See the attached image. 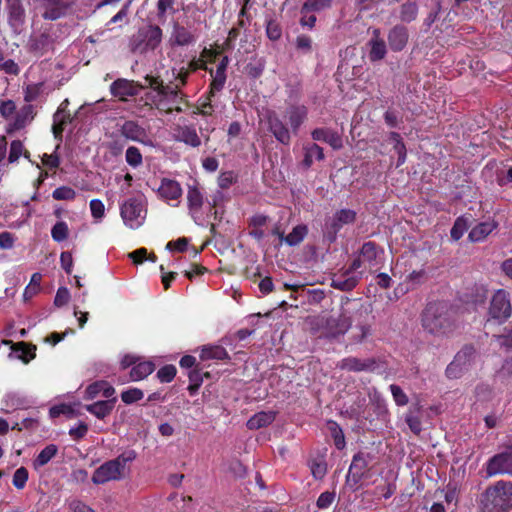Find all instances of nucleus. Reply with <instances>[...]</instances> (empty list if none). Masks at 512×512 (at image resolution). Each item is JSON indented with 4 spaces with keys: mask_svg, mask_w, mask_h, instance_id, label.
Listing matches in <instances>:
<instances>
[{
    "mask_svg": "<svg viewBox=\"0 0 512 512\" xmlns=\"http://www.w3.org/2000/svg\"><path fill=\"white\" fill-rule=\"evenodd\" d=\"M312 44V38L305 34H300L295 39V48L304 54L312 52Z\"/></svg>",
    "mask_w": 512,
    "mask_h": 512,
    "instance_id": "59",
    "label": "nucleus"
},
{
    "mask_svg": "<svg viewBox=\"0 0 512 512\" xmlns=\"http://www.w3.org/2000/svg\"><path fill=\"white\" fill-rule=\"evenodd\" d=\"M9 25L17 29L25 22V9L21 0H6Z\"/></svg>",
    "mask_w": 512,
    "mask_h": 512,
    "instance_id": "26",
    "label": "nucleus"
},
{
    "mask_svg": "<svg viewBox=\"0 0 512 512\" xmlns=\"http://www.w3.org/2000/svg\"><path fill=\"white\" fill-rule=\"evenodd\" d=\"M69 228L66 222L59 221L51 229L52 239L56 242H62L68 238Z\"/></svg>",
    "mask_w": 512,
    "mask_h": 512,
    "instance_id": "47",
    "label": "nucleus"
},
{
    "mask_svg": "<svg viewBox=\"0 0 512 512\" xmlns=\"http://www.w3.org/2000/svg\"><path fill=\"white\" fill-rule=\"evenodd\" d=\"M497 227L498 223L494 220L478 223L470 230L468 239L472 243L481 242L486 239V237L490 235Z\"/></svg>",
    "mask_w": 512,
    "mask_h": 512,
    "instance_id": "28",
    "label": "nucleus"
},
{
    "mask_svg": "<svg viewBox=\"0 0 512 512\" xmlns=\"http://www.w3.org/2000/svg\"><path fill=\"white\" fill-rule=\"evenodd\" d=\"M123 477L116 463L108 460L94 471L91 480L94 484L99 485L109 481L120 480Z\"/></svg>",
    "mask_w": 512,
    "mask_h": 512,
    "instance_id": "16",
    "label": "nucleus"
},
{
    "mask_svg": "<svg viewBox=\"0 0 512 512\" xmlns=\"http://www.w3.org/2000/svg\"><path fill=\"white\" fill-rule=\"evenodd\" d=\"M384 254V249L374 241H366L362 244L358 251V256L363 264H367L370 268L379 264V258Z\"/></svg>",
    "mask_w": 512,
    "mask_h": 512,
    "instance_id": "18",
    "label": "nucleus"
},
{
    "mask_svg": "<svg viewBox=\"0 0 512 512\" xmlns=\"http://www.w3.org/2000/svg\"><path fill=\"white\" fill-rule=\"evenodd\" d=\"M475 355L476 350L472 345L464 346L447 366L445 370L446 377L449 379L460 378L465 372L471 369Z\"/></svg>",
    "mask_w": 512,
    "mask_h": 512,
    "instance_id": "9",
    "label": "nucleus"
},
{
    "mask_svg": "<svg viewBox=\"0 0 512 512\" xmlns=\"http://www.w3.org/2000/svg\"><path fill=\"white\" fill-rule=\"evenodd\" d=\"M136 452L134 450H128L123 453H121L116 458L112 459L111 461L116 463L118 466V469L121 471V474L124 476V470L127 463L132 462L136 459Z\"/></svg>",
    "mask_w": 512,
    "mask_h": 512,
    "instance_id": "50",
    "label": "nucleus"
},
{
    "mask_svg": "<svg viewBox=\"0 0 512 512\" xmlns=\"http://www.w3.org/2000/svg\"><path fill=\"white\" fill-rule=\"evenodd\" d=\"M485 477L512 476V445L490 457L484 465Z\"/></svg>",
    "mask_w": 512,
    "mask_h": 512,
    "instance_id": "8",
    "label": "nucleus"
},
{
    "mask_svg": "<svg viewBox=\"0 0 512 512\" xmlns=\"http://www.w3.org/2000/svg\"><path fill=\"white\" fill-rule=\"evenodd\" d=\"M390 391L393 396V399L395 403L398 406H405L408 404L409 399L408 396L405 394V392L402 390V388L396 384L390 385Z\"/></svg>",
    "mask_w": 512,
    "mask_h": 512,
    "instance_id": "62",
    "label": "nucleus"
},
{
    "mask_svg": "<svg viewBox=\"0 0 512 512\" xmlns=\"http://www.w3.org/2000/svg\"><path fill=\"white\" fill-rule=\"evenodd\" d=\"M469 228V221L468 218L465 216H459L454 221V224L450 230V236L453 241L460 240L464 233Z\"/></svg>",
    "mask_w": 512,
    "mask_h": 512,
    "instance_id": "44",
    "label": "nucleus"
},
{
    "mask_svg": "<svg viewBox=\"0 0 512 512\" xmlns=\"http://www.w3.org/2000/svg\"><path fill=\"white\" fill-rule=\"evenodd\" d=\"M303 151L304 158L302 160V166L305 169H309L312 166L314 160L322 161L325 157L323 148L316 143L304 145Z\"/></svg>",
    "mask_w": 512,
    "mask_h": 512,
    "instance_id": "32",
    "label": "nucleus"
},
{
    "mask_svg": "<svg viewBox=\"0 0 512 512\" xmlns=\"http://www.w3.org/2000/svg\"><path fill=\"white\" fill-rule=\"evenodd\" d=\"M333 5V0H306L303 3V11H312L319 13L330 9Z\"/></svg>",
    "mask_w": 512,
    "mask_h": 512,
    "instance_id": "45",
    "label": "nucleus"
},
{
    "mask_svg": "<svg viewBox=\"0 0 512 512\" xmlns=\"http://www.w3.org/2000/svg\"><path fill=\"white\" fill-rule=\"evenodd\" d=\"M370 313L371 309L365 305L356 300L346 298L345 302H342L339 315L323 316L318 320L319 336L329 340L337 339L350 329L352 325V314L366 317Z\"/></svg>",
    "mask_w": 512,
    "mask_h": 512,
    "instance_id": "2",
    "label": "nucleus"
},
{
    "mask_svg": "<svg viewBox=\"0 0 512 512\" xmlns=\"http://www.w3.org/2000/svg\"><path fill=\"white\" fill-rule=\"evenodd\" d=\"M125 159L128 165L136 168L142 164L143 158L140 150L135 146H130L126 150Z\"/></svg>",
    "mask_w": 512,
    "mask_h": 512,
    "instance_id": "52",
    "label": "nucleus"
},
{
    "mask_svg": "<svg viewBox=\"0 0 512 512\" xmlns=\"http://www.w3.org/2000/svg\"><path fill=\"white\" fill-rule=\"evenodd\" d=\"M197 36L188 28L179 23L173 25L170 42L171 45L189 46L196 42Z\"/></svg>",
    "mask_w": 512,
    "mask_h": 512,
    "instance_id": "25",
    "label": "nucleus"
},
{
    "mask_svg": "<svg viewBox=\"0 0 512 512\" xmlns=\"http://www.w3.org/2000/svg\"><path fill=\"white\" fill-rule=\"evenodd\" d=\"M481 512H509L512 510V481L498 480L488 485L479 495Z\"/></svg>",
    "mask_w": 512,
    "mask_h": 512,
    "instance_id": "4",
    "label": "nucleus"
},
{
    "mask_svg": "<svg viewBox=\"0 0 512 512\" xmlns=\"http://www.w3.org/2000/svg\"><path fill=\"white\" fill-rule=\"evenodd\" d=\"M52 197L55 200H74L76 197V191L69 186H60L52 192Z\"/></svg>",
    "mask_w": 512,
    "mask_h": 512,
    "instance_id": "57",
    "label": "nucleus"
},
{
    "mask_svg": "<svg viewBox=\"0 0 512 512\" xmlns=\"http://www.w3.org/2000/svg\"><path fill=\"white\" fill-rule=\"evenodd\" d=\"M405 421L409 426V429L415 434L420 435L422 431V423L419 416L409 413L405 417Z\"/></svg>",
    "mask_w": 512,
    "mask_h": 512,
    "instance_id": "64",
    "label": "nucleus"
},
{
    "mask_svg": "<svg viewBox=\"0 0 512 512\" xmlns=\"http://www.w3.org/2000/svg\"><path fill=\"white\" fill-rule=\"evenodd\" d=\"M15 351H21V354L19 355V358L24 362L28 363L31 359L35 358L36 356V347L28 345L25 342H19L16 344Z\"/></svg>",
    "mask_w": 512,
    "mask_h": 512,
    "instance_id": "48",
    "label": "nucleus"
},
{
    "mask_svg": "<svg viewBox=\"0 0 512 512\" xmlns=\"http://www.w3.org/2000/svg\"><path fill=\"white\" fill-rule=\"evenodd\" d=\"M190 74L191 73L186 67H181L179 70L173 68L172 75L176 80V83L173 85V87H178L179 90H182V88L187 85Z\"/></svg>",
    "mask_w": 512,
    "mask_h": 512,
    "instance_id": "58",
    "label": "nucleus"
},
{
    "mask_svg": "<svg viewBox=\"0 0 512 512\" xmlns=\"http://www.w3.org/2000/svg\"><path fill=\"white\" fill-rule=\"evenodd\" d=\"M58 453V447L55 444H49L42 449L33 460V467L38 469L48 464Z\"/></svg>",
    "mask_w": 512,
    "mask_h": 512,
    "instance_id": "37",
    "label": "nucleus"
},
{
    "mask_svg": "<svg viewBox=\"0 0 512 512\" xmlns=\"http://www.w3.org/2000/svg\"><path fill=\"white\" fill-rule=\"evenodd\" d=\"M423 329L434 336H446L455 328L454 312L444 301L430 302L422 312Z\"/></svg>",
    "mask_w": 512,
    "mask_h": 512,
    "instance_id": "3",
    "label": "nucleus"
},
{
    "mask_svg": "<svg viewBox=\"0 0 512 512\" xmlns=\"http://www.w3.org/2000/svg\"><path fill=\"white\" fill-rule=\"evenodd\" d=\"M276 418L274 411H261L250 417L246 423L249 430H257L269 426Z\"/></svg>",
    "mask_w": 512,
    "mask_h": 512,
    "instance_id": "31",
    "label": "nucleus"
},
{
    "mask_svg": "<svg viewBox=\"0 0 512 512\" xmlns=\"http://www.w3.org/2000/svg\"><path fill=\"white\" fill-rule=\"evenodd\" d=\"M43 83L29 84L24 90V101L28 104L35 101L41 94Z\"/></svg>",
    "mask_w": 512,
    "mask_h": 512,
    "instance_id": "53",
    "label": "nucleus"
},
{
    "mask_svg": "<svg viewBox=\"0 0 512 512\" xmlns=\"http://www.w3.org/2000/svg\"><path fill=\"white\" fill-rule=\"evenodd\" d=\"M389 48L393 52H401L409 41V31L404 24L394 25L387 34Z\"/></svg>",
    "mask_w": 512,
    "mask_h": 512,
    "instance_id": "17",
    "label": "nucleus"
},
{
    "mask_svg": "<svg viewBox=\"0 0 512 512\" xmlns=\"http://www.w3.org/2000/svg\"><path fill=\"white\" fill-rule=\"evenodd\" d=\"M307 234L308 227L305 224H299L285 237V243L289 246L299 245Z\"/></svg>",
    "mask_w": 512,
    "mask_h": 512,
    "instance_id": "42",
    "label": "nucleus"
},
{
    "mask_svg": "<svg viewBox=\"0 0 512 512\" xmlns=\"http://www.w3.org/2000/svg\"><path fill=\"white\" fill-rule=\"evenodd\" d=\"M356 218L357 213L352 209H340L331 217H327L322 227L324 240L329 244L334 243L343 226L353 224L356 221Z\"/></svg>",
    "mask_w": 512,
    "mask_h": 512,
    "instance_id": "6",
    "label": "nucleus"
},
{
    "mask_svg": "<svg viewBox=\"0 0 512 512\" xmlns=\"http://www.w3.org/2000/svg\"><path fill=\"white\" fill-rule=\"evenodd\" d=\"M189 385L187 387V390L190 394V396H194L199 388L201 387L203 383V371L202 368L199 365H196L189 373Z\"/></svg>",
    "mask_w": 512,
    "mask_h": 512,
    "instance_id": "41",
    "label": "nucleus"
},
{
    "mask_svg": "<svg viewBox=\"0 0 512 512\" xmlns=\"http://www.w3.org/2000/svg\"><path fill=\"white\" fill-rule=\"evenodd\" d=\"M144 87L137 81L126 78H118L110 85V93L121 102H126L130 97H135Z\"/></svg>",
    "mask_w": 512,
    "mask_h": 512,
    "instance_id": "13",
    "label": "nucleus"
},
{
    "mask_svg": "<svg viewBox=\"0 0 512 512\" xmlns=\"http://www.w3.org/2000/svg\"><path fill=\"white\" fill-rule=\"evenodd\" d=\"M60 147V143L58 142V145L56 146L55 151L52 154H43L41 160L44 166L49 168L50 170L57 169L60 165V158L57 154V150Z\"/></svg>",
    "mask_w": 512,
    "mask_h": 512,
    "instance_id": "61",
    "label": "nucleus"
},
{
    "mask_svg": "<svg viewBox=\"0 0 512 512\" xmlns=\"http://www.w3.org/2000/svg\"><path fill=\"white\" fill-rule=\"evenodd\" d=\"M24 151V145L21 140H13L10 143V149H9V155H8V162L9 163H15L19 160V158L22 156V153Z\"/></svg>",
    "mask_w": 512,
    "mask_h": 512,
    "instance_id": "60",
    "label": "nucleus"
},
{
    "mask_svg": "<svg viewBox=\"0 0 512 512\" xmlns=\"http://www.w3.org/2000/svg\"><path fill=\"white\" fill-rule=\"evenodd\" d=\"M145 81L151 89L146 97L151 101V105L160 112L170 114L174 111L180 113L183 111L182 105L188 107L189 101L187 96L173 87V84H165L160 76L146 75Z\"/></svg>",
    "mask_w": 512,
    "mask_h": 512,
    "instance_id": "1",
    "label": "nucleus"
},
{
    "mask_svg": "<svg viewBox=\"0 0 512 512\" xmlns=\"http://www.w3.org/2000/svg\"><path fill=\"white\" fill-rule=\"evenodd\" d=\"M68 104V99H65L53 115L52 133L55 140H57L59 143H61L63 140V132L65 127L72 123L74 119V117L67 110Z\"/></svg>",
    "mask_w": 512,
    "mask_h": 512,
    "instance_id": "15",
    "label": "nucleus"
},
{
    "mask_svg": "<svg viewBox=\"0 0 512 512\" xmlns=\"http://www.w3.org/2000/svg\"><path fill=\"white\" fill-rule=\"evenodd\" d=\"M371 457L363 452L356 453L346 475V483L357 488L364 478L369 474V462Z\"/></svg>",
    "mask_w": 512,
    "mask_h": 512,
    "instance_id": "11",
    "label": "nucleus"
},
{
    "mask_svg": "<svg viewBox=\"0 0 512 512\" xmlns=\"http://www.w3.org/2000/svg\"><path fill=\"white\" fill-rule=\"evenodd\" d=\"M120 133L128 140L142 142L146 137V131L135 121H125L120 128Z\"/></svg>",
    "mask_w": 512,
    "mask_h": 512,
    "instance_id": "29",
    "label": "nucleus"
},
{
    "mask_svg": "<svg viewBox=\"0 0 512 512\" xmlns=\"http://www.w3.org/2000/svg\"><path fill=\"white\" fill-rule=\"evenodd\" d=\"M239 35H240V28L232 27L229 30L228 37L226 38V40L224 41V43L221 46L222 51H230V50L234 49L235 41L237 40Z\"/></svg>",
    "mask_w": 512,
    "mask_h": 512,
    "instance_id": "63",
    "label": "nucleus"
},
{
    "mask_svg": "<svg viewBox=\"0 0 512 512\" xmlns=\"http://www.w3.org/2000/svg\"><path fill=\"white\" fill-rule=\"evenodd\" d=\"M155 370V364L151 361H143L134 365L130 370V380L140 381L148 377Z\"/></svg>",
    "mask_w": 512,
    "mask_h": 512,
    "instance_id": "36",
    "label": "nucleus"
},
{
    "mask_svg": "<svg viewBox=\"0 0 512 512\" xmlns=\"http://www.w3.org/2000/svg\"><path fill=\"white\" fill-rule=\"evenodd\" d=\"M188 208L192 212H198L203 205V194L195 185H190L187 191Z\"/></svg>",
    "mask_w": 512,
    "mask_h": 512,
    "instance_id": "39",
    "label": "nucleus"
},
{
    "mask_svg": "<svg viewBox=\"0 0 512 512\" xmlns=\"http://www.w3.org/2000/svg\"><path fill=\"white\" fill-rule=\"evenodd\" d=\"M157 192L159 197L165 201L179 200L182 196L180 183L169 178H163L161 180Z\"/></svg>",
    "mask_w": 512,
    "mask_h": 512,
    "instance_id": "24",
    "label": "nucleus"
},
{
    "mask_svg": "<svg viewBox=\"0 0 512 512\" xmlns=\"http://www.w3.org/2000/svg\"><path fill=\"white\" fill-rule=\"evenodd\" d=\"M267 122L269 131L276 140L283 145H289L291 142L290 130L280 117L275 112H272L268 115Z\"/></svg>",
    "mask_w": 512,
    "mask_h": 512,
    "instance_id": "20",
    "label": "nucleus"
},
{
    "mask_svg": "<svg viewBox=\"0 0 512 512\" xmlns=\"http://www.w3.org/2000/svg\"><path fill=\"white\" fill-rule=\"evenodd\" d=\"M214 113V105L210 98H199L198 105L193 111L195 115L212 116Z\"/></svg>",
    "mask_w": 512,
    "mask_h": 512,
    "instance_id": "49",
    "label": "nucleus"
},
{
    "mask_svg": "<svg viewBox=\"0 0 512 512\" xmlns=\"http://www.w3.org/2000/svg\"><path fill=\"white\" fill-rule=\"evenodd\" d=\"M29 472L25 467H20L16 469V471L13 474L12 478V484L14 487L18 490L23 489L26 486V483L28 481Z\"/></svg>",
    "mask_w": 512,
    "mask_h": 512,
    "instance_id": "55",
    "label": "nucleus"
},
{
    "mask_svg": "<svg viewBox=\"0 0 512 512\" xmlns=\"http://www.w3.org/2000/svg\"><path fill=\"white\" fill-rule=\"evenodd\" d=\"M229 64V58L227 56H224L219 64L217 65L216 70L209 69L208 72L210 73L212 79V88L214 90H222L224 88V85L226 83V69Z\"/></svg>",
    "mask_w": 512,
    "mask_h": 512,
    "instance_id": "30",
    "label": "nucleus"
},
{
    "mask_svg": "<svg viewBox=\"0 0 512 512\" xmlns=\"http://www.w3.org/2000/svg\"><path fill=\"white\" fill-rule=\"evenodd\" d=\"M266 35L271 41H277L282 36V27L275 19H270L266 24Z\"/></svg>",
    "mask_w": 512,
    "mask_h": 512,
    "instance_id": "56",
    "label": "nucleus"
},
{
    "mask_svg": "<svg viewBox=\"0 0 512 512\" xmlns=\"http://www.w3.org/2000/svg\"><path fill=\"white\" fill-rule=\"evenodd\" d=\"M53 48V39L46 33L32 35L28 41V50L36 56H43Z\"/></svg>",
    "mask_w": 512,
    "mask_h": 512,
    "instance_id": "22",
    "label": "nucleus"
},
{
    "mask_svg": "<svg viewBox=\"0 0 512 512\" xmlns=\"http://www.w3.org/2000/svg\"><path fill=\"white\" fill-rule=\"evenodd\" d=\"M163 37V31L158 25L147 24L139 27L129 40V49L132 53L146 54L156 50Z\"/></svg>",
    "mask_w": 512,
    "mask_h": 512,
    "instance_id": "5",
    "label": "nucleus"
},
{
    "mask_svg": "<svg viewBox=\"0 0 512 512\" xmlns=\"http://www.w3.org/2000/svg\"><path fill=\"white\" fill-rule=\"evenodd\" d=\"M266 61L263 58H254L245 66V73L251 79H258L265 70Z\"/></svg>",
    "mask_w": 512,
    "mask_h": 512,
    "instance_id": "43",
    "label": "nucleus"
},
{
    "mask_svg": "<svg viewBox=\"0 0 512 512\" xmlns=\"http://www.w3.org/2000/svg\"><path fill=\"white\" fill-rule=\"evenodd\" d=\"M173 139L192 148L201 145V138L194 125H176L173 129Z\"/></svg>",
    "mask_w": 512,
    "mask_h": 512,
    "instance_id": "19",
    "label": "nucleus"
},
{
    "mask_svg": "<svg viewBox=\"0 0 512 512\" xmlns=\"http://www.w3.org/2000/svg\"><path fill=\"white\" fill-rule=\"evenodd\" d=\"M361 266V259L355 258L345 271L334 276L331 282V286L335 289L345 292L353 290L362 278L363 272L355 274V272L361 268Z\"/></svg>",
    "mask_w": 512,
    "mask_h": 512,
    "instance_id": "10",
    "label": "nucleus"
},
{
    "mask_svg": "<svg viewBox=\"0 0 512 512\" xmlns=\"http://www.w3.org/2000/svg\"><path fill=\"white\" fill-rule=\"evenodd\" d=\"M36 115L35 108L32 104L24 105L20 111L16 114L14 126L17 129H21L26 126V124L33 120Z\"/></svg>",
    "mask_w": 512,
    "mask_h": 512,
    "instance_id": "38",
    "label": "nucleus"
},
{
    "mask_svg": "<svg viewBox=\"0 0 512 512\" xmlns=\"http://www.w3.org/2000/svg\"><path fill=\"white\" fill-rule=\"evenodd\" d=\"M380 30L374 29L372 38L369 40V59L372 62L380 61L385 58L387 54V47L385 41L380 37Z\"/></svg>",
    "mask_w": 512,
    "mask_h": 512,
    "instance_id": "27",
    "label": "nucleus"
},
{
    "mask_svg": "<svg viewBox=\"0 0 512 512\" xmlns=\"http://www.w3.org/2000/svg\"><path fill=\"white\" fill-rule=\"evenodd\" d=\"M489 318L485 325L491 320L498 324L505 323L512 315V304L510 292L506 289H498L491 297L488 309Z\"/></svg>",
    "mask_w": 512,
    "mask_h": 512,
    "instance_id": "7",
    "label": "nucleus"
},
{
    "mask_svg": "<svg viewBox=\"0 0 512 512\" xmlns=\"http://www.w3.org/2000/svg\"><path fill=\"white\" fill-rule=\"evenodd\" d=\"M115 402L116 398H112L110 400L97 401L92 404L86 405L85 409L89 413L96 416L98 419H104L112 412Z\"/></svg>",
    "mask_w": 512,
    "mask_h": 512,
    "instance_id": "33",
    "label": "nucleus"
},
{
    "mask_svg": "<svg viewBox=\"0 0 512 512\" xmlns=\"http://www.w3.org/2000/svg\"><path fill=\"white\" fill-rule=\"evenodd\" d=\"M312 139L329 144L334 150L343 147V141L340 134L329 128H316L311 132Z\"/></svg>",
    "mask_w": 512,
    "mask_h": 512,
    "instance_id": "23",
    "label": "nucleus"
},
{
    "mask_svg": "<svg viewBox=\"0 0 512 512\" xmlns=\"http://www.w3.org/2000/svg\"><path fill=\"white\" fill-rule=\"evenodd\" d=\"M336 368L348 372H374L377 368V362L374 358H357L348 356L337 362Z\"/></svg>",
    "mask_w": 512,
    "mask_h": 512,
    "instance_id": "14",
    "label": "nucleus"
},
{
    "mask_svg": "<svg viewBox=\"0 0 512 512\" xmlns=\"http://www.w3.org/2000/svg\"><path fill=\"white\" fill-rule=\"evenodd\" d=\"M176 373V367L172 364H167L157 371L156 376L161 383H169L175 378Z\"/></svg>",
    "mask_w": 512,
    "mask_h": 512,
    "instance_id": "51",
    "label": "nucleus"
},
{
    "mask_svg": "<svg viewBox=\"0 0 512 512\" xmlns=\"http://www.w3.org/2000/svg\"><path fill=\"white\" fill-rule=\"evenodd\" d=\"M145 213L143 205L140 200L130 198L125 201L120 207V214L124 223L131 229L139 228L144 219Z\"/></svg>",
    "mask_w": 512,
    "mask_h": 512,
    "instance_id": "12",
    "label": "nucleus"
},
{
    "mask_svg": "<svg viewBox=\"0 0 512 512\" xmlns=\"http://www.w3.org/2000/svg\"><path fill=\"white\" fill-rule=\"evenodd\" d=\"M200 359L206 360H229L230 356L226 349L220 345L204 346L200 352Z\"/></svg>",
    "mask_w": 512,
    "mask_h": 512,
    "instance_id": "35",
    "label": "nucleus"
},
{
    "mask_svg": "<svg viewBox=\"0 0 512 512\" xmlns=\"http://www.w3.org/2000/svg\"><path fill=\"white\" fill-rule=\"evenodd\" d=\"M143 397L144 393L139 388H130L121 393V400L127 405L140 401Z\"/></svg>",
    "mask_w": 512,
    "mask_h": 512,
    "instance_id": "54",
    "label": "nucleus"
},
{
    "mask_svg": "<svg viewBox=\"0 0 512 512\" xmlns=\"http://www.w3.org/2000/svg\"><path fill=\"white\" fill-rule=\"evenodd\" d=\"M418 13L419 6L417 2L414 0H407L400 5L398 18L402 22L401 24H409L417 19Z\"/></svg>",
    "mask_w": 512,
    "mask_h": 512,
    "instance_id": "34",
    "label": "nucleus"
},
{
    "mask_svg": "<svg viewBox=\"0 0 512 512\" xmlns=\"http://www.w3.org/2000/svg\"><path fill=\"white\" fill-rule=\"evenodd\" d=\"M327 429L329 431L330 436L334 441V445L338 450H343L346 446L345 436L340 425L333 420H329L327 422Z\"/></svg>",
    "mask_w": 512,
    "mask_h": 512,
    "instance_id": "40",
    "label": "nucleus"
},
{
    "mask_svg": "<svg viewBox=\"0 0 512 512\" xmlns=\"http://www.w3.org/2000/svg\"><path fill=\"white\" fill-rule=\"evenodd\" d=\"M66 13V7L58 3H53L45 8L43 18L46 20H57L63 17Z\"/></svg>",
    "mask_w": 512,
    "mask_h": 512,
    "instance_id": "46",
    "label": "nucleus"
},
{
    "mask_svg": "<svg viewBox=\"0 0 512 512\" xmlns=\"http://www.w3.org/2000/svg\"><path fill=\"white\" fill-rule=\"evenodd\" d=\"M285 117L290 124L291 131L296 135L308 117V108L303 104H292L287 107Z\"/></svg>",
    "mask_w": 512,
    "mask_h": 512,
    "instance_id": "21",
    "label": "nucleus"
}]
</instances>
